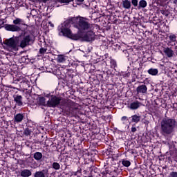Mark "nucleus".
<instances>
[{"instance_id": "f257e3e1", "label": "nucleus", "mask_w": 177, "mask_h": 177, "mask_svg": "<svg viewBox=\"0 0 177 177\" xmlns=\"http://www.w3.org/2000/svg\"><path fill=\"white\" fill-rule=\"evenodd\" d=\"M177 122L175 118H164L160 122V134L165 138H168L173 135L176 129Z\"/></svg>"}, {"instance_id": "f03ea898", "label": "nucleus", "mask_w": 177, "mask_h": 177, "mask_svg": "<svg viewBox=\"0 0 177 177\" xmlns=\"http://www.w3.org/2000/svg\"><path fill=\"white\" fill-rule=\"evenodd\" d=\"M72 21V25L78 30L79 32L82 34L92 28V24L89 22V19L81 16L70 17Z\"/></svg>"}, {"instance_id": "7ed1b4c3", "label": "nucleus", "mask_w": 177, "mask_h": 177, "mask_svg": "<svg viewBox=\"0 0 177 177\" xmlns=\"http://www.w3.org/2000/svg\"><path fill=\"white\" fill-rule=\"evenodd\" d=\"M12 23L13 24H5V22L3 21L1 24H0V30L3 27L6 31H10L11 32H20V31L22 30L21 28H23V26H26V21L21 18H15Z\"/></svg>"}, {"instance_id": "20e7f679", "label": "nucleus", "mask_w": 177, "mask_h": 177, "mask_svg": "<svg viewBox=\"0 0 177 177\" xmlns=\"http://www.w3.org/2000/svg\"><path fill=\"white\" fill-rule=\"evenodd\" d=\"M60 109L64 115H66V117H75V115H77V114L80 113L78 104L75 102L68 104L65 101L64 104L60 106Z\"/></svg>"}, {"instance_id": "39448f33", "label": "nucleus", "mask_w": 177, "mask_h": 177, "mask_svg": "<svg viewBox=\"0 0 177 177\" xmlns=\"http://www.w3.org/2000/svg\"><path fill=\"white\" fill-rule=\"evenodd\" d=\"M71 24H73V21H71V18L68 17L64 23L61 24L57 29L59 32V34H62L63 37H66L68 38L73 31L70 29L71 27Z\"/></svg>"}, {"instance_id": "423d86ee", "label": "nucleus", "mask_w": 177, "mask_h": 177, "mask_svg": "<svg viewBox=\"0 0 177 177\" xmlns=\"http://www.w3.org/2000/svg\"><path fill=\"white\" fill-rule=\"evenodd\" d=\"M66 101L62 100V97H57L56 95H51V98L47 101V107H59L60 109L61 106H63Z\"/></svg>"}, {"instance_id": "0eeeda50", "label": "nucleus", "mask_w": 177, "mask_h": 177, "mask_svg": "<svg viewBox=\"0 0 177 177\" xmlns=\"http://www.w3.org/2000/svg\"><path fill=\"white\" fill-rule=\"evenodd\" d=\"M32 42V36L31 35H25L21 38L19 46L22 48H26V46L31 45Z\"/></svg>"}, {"instance_id": "6e6552de", "label": "nucleus", "mask_w": 177, "mask_h": 177, "mask_svg": "<svg viewBox=\"0 0 177 177\" xmlns=\"http://www.w3.org/2000/svg\"><path fill=\"white\" fill-rule=\"evenodd\" d=\"M103 57L106 66L111 67V68H115L117 67V61L109 57V53L105 54Z\"/></svg>"}, {"instance_id": "1a4fd4ad", "label": "nucleus", "mask_w": 177, "mask_h": 177, "mask_svg": "<svg viewBox=\"0 0 177 177\" xmlns=\"http://www.w3.org/2000/svg\"><path fill=\"white\" fill-rule=\"evenodd\" d=\"M3 44L8 46V48H11V49H17V44L19 41L17 39H15L14 37H10V39H6Z\"/></svg>"}, {"instance_id": "9d476101", "label": "nucleus", "mask_w": 177, "mask_h": 177, "mask_svg": "<svg viewBox=\"0 0 177 177\" xmlns=\"http://www.w3.org/2000/svg\"><path fill=\"white\" fill-rule=\"evenodd\" d=\"M95 35L94 32L92 30L87 31L84 35L82 34V41L85 42H92V41H95Z\"/></svg>"}, {"instance_id": "9b49d317", "label": "nucleus", "mask_w": 177, "mask_h": 177, "mask_svg": "<svg viewBox=\"0 0 177 177\" xmlns=\"http://www.w3.org/2000/svg\"><path fill=\"white\" fill-rule=\"evenodd\" d=\"M65 77L68 81L74 82V77H77V71L75 69H66Z\"/></svg>"}, {"instance_id": "f8f14e48", "label": "nucleus", "mask_w": 177, "mask_h": 177, "mask_svg": "<svg viewBox=\"0 0 177 177\" xmlns=\"http://www.w3.org/2000/svg\"><path fill=\"white\" fill-rule=\"evenodd\" d=\"M13 99L15 106H18L19 107H22V106H24V102H23V96L19 94L14 95Z\"/></svg>"}, {"instance_id": "ddd939ff", "label": "nucleus", "mask_w": 177, "mask_h": 177, "mask_svg": "<svg viewBox=\"0 0 177 177\" xmlns=\"http://www.w3.org/2000/svg\"><path fill=\"white\" fill-rule=\"evenodd\" d=\"M26 116L24 113H17L14 115L13 123L14 124H20L23 122V120H25Z\"/></svg>"}, {"instance_id": "4468645a", "label": "nucleus", "mask_w": 177, "mask_h": 177, "mask_svg": "<svg viewBox=\"0 0 177 177\" xmlns=\"http://www.w3.org/2000/svg\"><path fill=\"white\" fill-rule=\"evenodd\" d=\"M69 39H71L72 41H80V39H82V32L77 31V33H73L71 32V35H69Z\"/></svg>"}, {"instance_id": "2eb2a0df", "label": "nucleus", "mask_w": 177, "mask_h": 177, "mask_svg": "<svg viewBox=\"0 0 177 177\" xmlns=\"http://www.w3.org/2000/svg\"><path fill=\"white\" fill-rule=\"evenodd\" d=\"M163 53L167 57H169V59H171L175 56V53L174 52V50H172V47H164Z\"/></svg>"}, {"instance_id": "dca6fc26", "label": "nucleus", "mask_w": 177, "mask_h": 177, "mask_svg": "<svg viewBox=\"0 0 177 177\" xmlns=\"http://www.w3.org/2000/svg\"><path fill=\"white\" fill-rule=\"evenodd\" d=\"M137 95H145V93H147V86L145 84H142L138 86L136 88Z\"/></svg>"}, {"instance_id": "f3484780", "label": "nucleus", "mask_w": 177, "mask_h": 177, "mask_svg": "<svg viewBox=\"0 0 177 177\" xmlns=\"http://www.w3.org/2000/svg\"><path fill=\"white\" fill-rule=\"evenodd\" d=\"M37 103L38 106H48L46 103V98L41 95H39L38 97L37 98Z\"/></svg>"}, {"instance_id": "a211bd4d", "label": "nucleus", "mask_w": 177, "mask_h": 177, "mask_svg": "<svg viewBox=\"0 0 177 177\" xmlns=\"http://www.w3.org/2000/svg\"><path fill=\"white\" fill-rule=\"evenodd\" d=\"M32 175L31 170L24 169L20 171V176L21 177H30Z\"/></svg>"}, {"instance_id": "6ab92c4d", "label": "nucleus", "mask_w": 177, "mask_h": 177, "mask_svg": "<svg viewBox=\"0 0 177 177\" xmlns=\"http://www.w3.org/2000/svg\"><path fill=\"white\" fill-rule=\"evenodd\" d=\"M142 106V102L139 101H134L130 104L131 110H138Z\"/></svg>"}, {"instance_id": "aec40b11", "label": "nucleus", "mask_w": 177, "mask_h": 177, "mask_svg": "<svg viewBox=\"0 0 177 177\" xmlns=\"http://www.w3.org/2000/svg\"><path fill=\"white\" fill-rule=\"evenodd\" d=\"M129 120L131 118V122H134V124H138V122H140V120L142 117L139 115H133L131 117L129 118Z\"/></svg>"}, {"instance_id": "412c9836", "label": "nucleus", "mask_w": 177, "mask_h": 177, "mask_svg": "<svg viewBox=\"0 0 177 177\" xmlns=\"http://www.w3.org/2000/svg\"><path fill=\"white\" fill-rule=\"evenodd\" d=\"M122 8H124V9L129 10L131 9V6H132V4L131 3V1L129 0H122Z\"/></svg>"}, {"instance_id": "4be33fe9", "label": "nucleus", "mask_w": 177, "mask_h": 177, "mask_svg": "<svg viewBox=\"0 0 177 177\" xmlns=\"http://www.w3.org/2000/svg\"><path fill=\"white\" fill-rule=\"evenodd\" d=\"M48 174V170L43 169L41 171H36L34 174V177H45V175Z\"/></svg>"}, {"instance_id": "5701e85b", "label": "nucleus", "mask_w": 177, "mask_h": 177, "mask_svg": "<svg viewBox=\"0 0 177 177\" xmlns=\"http://www.w3.org/2000/svg\"><path fill=\"white\" fill-rule=\"evenodd\" d=\"M147 7V1L146 0H140L138 2V9L140 10V9H145V8Z\"/></svg>"}, {"instance_id": "b1692460", "label": "nucleus", "mask_w": 177, "mask_h": 177, "mask_svg": "<svg viewBox=\"0 0 177 177\" xmlns=\"http://www.w3.org/2000/svg\"><path fill=\"white\" fill-rule=\"evenodd\" d=\"M13 81L15 84H17V82H20V84H27V82H28V81L23 77H14Z\"/></svg>"}, {"instance_id": "393cba45", "label": "nucleus", "mask_w": 177, "mask_h": 177, "mask_svg": "<svg viewBox=\"0 0 177 177\" xmlns=\"http://www.w3.org/2000/svg\"><path fill=\"white\" fill-rule=\"evenodd\" d=\"M67 59H68V57L64 55H58L57 60L58 63H65Z\"/></svg>"}, {"instance_id": "a878e982", "label": "nucleus", "mask_w": 177, "mask_h": 177, "mask_svg": "<svg viewBox=\"0 0 177 177\" xmlns=\"http://www.w3.org/2000/svg\"><path fill=\"white\" fill-rule=\"evenodd\" d=\"M147 73L149 74V75L155 76L158 74V69L151 68L147 71Z\"/></svg>"}, {"instance_id": "bb28decb", "label": "nucleus", "mask_w": 177, "mask_h": 177, "mask_svg": "<svg viewBox=\"0 0 177 177\" xmlns=\"http://www.w3.org/2000/svg\"><path fill=\"white\" fill-rule=\"evenodd\" d=\"M169 42H176L177 35L174 33H170L168 36Z\"/></svg>"}, {"instance_id": "cd10ccee", "label": "nucleus", "mask_w": 177, "mask_h": 177, "mask_svg": "<svg viewBox=\"0 0 177 177\" xmlns=\"http://www.w3.org/2000/svg\"><path fill=\"white\" fill-rule=\"evenodd\" d=\"M42 153L41 152H35L33 155V158H35V160H36V161H39L41 160H42Z\"/></svg>"}, {"instance_id": "c85d7f7f", "label": "nucleus", "mask_w": 177, "mask_h": 177, "mask_svg": "<svg viewBox=\"0 0 177 177\" xmlns=\"http://www.w3.org/2000/svg\"><path fill=\"white\" fill-rule=\"evenodd\" d=\"M100 77H101V80L102 81H109V79L110 78V74L109 73H104L103 74H100Z\"/></svg>"}, {"instance_id": "c756f323", "label": "nucleus", "mask_w": 177, "mask_h": 177, "mask_svg": "<svg viewBox=\"0 0 177 177\" xmlns=\"http://www.w3.org/2000/svg\"><path fill=\"white\" fill-rule=\"evenodd\" d=\"M81 175H82V167H79L76 171L72 172V176H81Z\"/></svg>"}, {"instance_id": "7c9ffc66", "label": "nucleus", "mask_w": 177, "mask_h": 177, "mask_svg": "<svg viewBox=\"0 0 177 177\" xmlns=\"http://www.w3.org/2000/svg\"><path fill=\"white\" fill-rule=\"evenodd\" d=\"M31 127H27L24 131V135H25V136H30V135H31V133H32V130L30 129Z\"/></svg>"}, {"instance_id": "2f4dec72", "label": "nucleus", "mask_w": 177, "mask_h": 177, "mask_svg": "<svg viewBox=\"0 0 177 177\" xmlns=\"http://www.w3.org/2000/svg\"><path fill=\"white\" fill-rule=\"evenodd\" d=\"M122 165L123 167L128 168V167H131V161L123 159L122 160Z\"/></svg>"}, {"instance_id": "473e14b6", "label": "nucleus", "mask_w": 177, "mask_h": 177, "mask_svg": "<svg viewBox=\"0 0 177 177\" xmlns=\"http://www.w3.org/2000/svg\"><path fill=\"white\" fill-rule=\"evenodd\" d=\"M52 167L53 169H55L56 171L60 169V164L57 163V162H54L52 165Z\"/></svg>"}, {"instance_id": "72a5a7b5", "label": "nucleus", "mask_w": 177, "mask_h": 177, "mask_svg": "<svg viewBox=\"0 0 177 177\" xmlns=\"http://www.w3.org/2000/svg\"><path fill=\"white\" fill-rule=\"evenodd\" d=\"M57 2H59V3H66V5H68L71 2H73L74 0H56Z\"/></svg>"}, {"instance_id": "f704fd0d", "label": "nucleus", "mask_w": 177, "mask_h": 177, "mask_svg": "<svg viewBox=\"0 0 177 177\" xmlns=\"http://www.w3.org/2000/svg\"><path fill=\"white\" fill-rule=\"evenodd\" d=\"M131 75L129 72H122L120 73V77H123V78H128Z\"/></svg>"}, {"instance_id": "c9c22d12", "label": "nucleus", "mask_w": 177, "mask_h": 177, "mask_svg": "<svg viewBox=\"0 0 177 177\" xmlns=\"http://www.w3.org/2000/svg\"><path fill=\"white\" fill-rule=\"evenodd\" d=\"M48 50L47 48H43L41 47L39 50V55H45V53H46V51Z\"/></svg>"}, {"instance_id": "e433bc0d", "label": "nucleus", "mask_w": 177, "mask_h": 177, "mask_svg": "<svg viewBox=\"0 0 177 177\" xmlns=\"http://www.w3.org/2000/svg\"><path fill=\"white\" fill-rule=\"evenodd\" d=\"M138 2L139 1L138 0H131V3L133 6H134V8H137L138 9V6H139Z\"/></svg>"}, {"instance_id": "4c0bfd02", "label": "nucleus", "mask_w": 177, "mask_h": 177, "mask_svg": "<svg viewBox=\"0 0 177 177\" xmlns=\"http://www.w3.org/2000/svg\"><path fill=\"white\" fill-rule=\"evenodd\" d=\"M60 3V1H57L56 0H53L52 1V5L53 6V8H58L59 6H57V3Z\"/></svg>"}, {"instance_id": "58836bf2", "label": "nucleus", "mask_w": 177, "mask_h": 177, "mask_svg": "<svg viewBox=\"0 0 177 177\" xmlns=\"http://www.w3.org/2000/svg\"><path fill=\"white\" fill-rule=\"evenodd\" d=\"M129 118H128V117L127 116H122L121 118V121L123 122V124H125L124 121H129Z\"/></svg>"}, {"instance_id": "ea45409f", "label": "nucleus", "mask_w": 177, "mask_h": 177, "mask_svg": "<svg viewBox=\"0 0 177 177\" xmlns=\"http://www.w3.org/2000/svg\"><path fill=\"white\" fill-rule=\"evenodd\" d=\"M169 177H177V172L176 171L170 172Z\"/></svg>"}, {"instance_id": "a19ab883", "label": "nucleus", "mask_w": 177, "mask_h": 177, "mask_svg": "<svg viewBox=\"0 0 177 177\" xmlns=\"http://www.w3.org/2000/svg\"><path fill=\"white\" fill-rule=\"evenodd\" d=\"M136 131H138V129H136V127H131V132H132L133 133H135V132H136Z\"/></svg>"}, {"instance_id": "79ce46f5", "label": "nucleus", "mask_w": 177, "mask_h": 177, "mask_svg": "<svg viewBox=\"0 0 177 177\" xmlns=\"http://www.w3.org/2000/svg\"><path fill=\"white\" fill-rule=\"evenodd\" d=\"M48 24L50 27H55V25L52 22H48Z\"/></svg>"}, {"instance_id": "37998d69", "label": "nucleus", "mask_w": 177, "mask_h": 177, "mask_svg": "<svg viewBox=\"0 0 177 177\" xmlns=\"http://www.w3.org/2000/svg\"><path fill=\"white\" fill-rule=\"evenodd\" d=\"M76 2H78L79 3H82L84 2V0H75Z\"/></svg>"}, {"instance_id": "c03bdc74", "label": "nucleus", "mask_w": 177, "mask_h": 177, "mask_svg": "<svg viewBox=\"0 0 177 177\" xmlns=\"http://www.w3.org/2000/svg\"><path fill=\"white\" fill-rule=\"evenodd\" d=\"M123 53H125V54L128 53V50H123Z\"/></svg>"}, {"instance_id": "a18cd8bd", "label": "nucleus", "mask_w": 177, "mask_h": 177, "mask_svg": "<svg viewBox=\"0 0 177 177\" xmlns=\"http://www.w3.org/2000/svg\"><path fill=\"white\" fill-rule=\"evenodd\" d=\"M41 1H42V2H44V3H46L48 2V1H49V0H41Z\"/></svg>"}, {"instance_id": "49530a36", "label": "nucleus", "mask_w": 177, "mask_h": 177, "mask_svg": "<svg viewBox=\"0 0 177 177\" xmlns=\"http://www.w3.org/2000/svg\"><path fill=\"white\" fill-rule=\"evenodd\" d=\"M173 3H174V5H177V0H174Z\"/></svg>"}, {"instance_id": "de8ad7c7", "label": "nucleus", "mask_w": 177, "mask_h": 177, "mask_svg": "<svg viewBox=\"0 0 177 177\" xmlns=\"http://www.w3.org/2000/svg\"><path fill=\"white\" fill-rule=\"evenodd\" d=\"M21 60H22V62H26V57H23L21 58Z\"/></svg>"}, {"instance_id": "09e8293b", "label": "nucleus", "mask_w": 177, "mask_h": 177, "mask_svg": "<svg viewBox=\"0 0 177 177\" xmlns=\"http://www.w3.org/2000/svg\"><path fill=\"white\" fill-rule=\"evenodd\" d=\"M83 172H84V174H85L86 172V170L83 171Z\"/></svg>"}, {"instance_id": "8fccbe9b", "label": "nucleus", "mask_w": 177, "mask_h": 177, "mask_svg": "<svg viewBox=\"0 0 177 177\" xmlns=\"http://www.w3.org/2000/svg\"><path fill=\"white\" fill-rule=\"evenodd\" d=\"M44 43H45V45H46V42L45 41V40H44Z\"/></svg>"}]
</instances>
